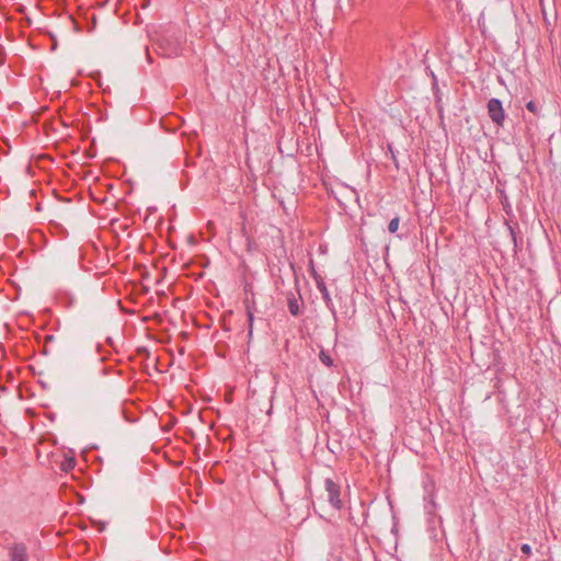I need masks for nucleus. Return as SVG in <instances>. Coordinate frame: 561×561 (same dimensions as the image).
<instances>
[{"label": "nucleus", "mask_w": 561, "mask_h": 561, "mask_svg": "<svg viewBox=\"0 0 561 561\" xmlns=\"http://www.w3.org/2000/svg\"><path fill=\"white\" fill-rule=\"evenodd\" d=\"M324 488L328 493L329 503L335 508L341 510L343 504L341 500V488L332 479L327 478L324 480Z\"/></svg>", "instance_id": "obj_1"}, {"label": "nucleus", "mask_w": 561, "mask_h": 561, "mask_svg": "<svg viewBox=\"0 0 561 561\" xmlns=\"http://www.w3.org/2000/svg\"><path fill=\"white\" fill-rule=\"evenodd\" d=\"M488 114L491 121L497 126H503L505 121V112L502 102L499 99H490L488 101Z\"/></svg>", "instance_id": "obj_2"}, {"label": "nucleus", "mask_w": 561, "mask_h": 561, "mask_svg": "<svg viewBox=\"0 0 561 561\" xmlns=\"http://www.w3.org/2000/svg\"><path fill=\"white\" fill-rule=\"evenodd\" d=\"M10 561H28L27 547L24 542H11L5 546Z\"/></svg>", "instance_id": "obj_3"}, {"label": "nucleus", "mask_w": 561, "mask_h": 561, "mask_svg": "<svg viewBox=\"0 0 561 561\" xmlns=\"http://www.w3.org/2000/svg\"><path fill=\"white\" fill-rule=\"evenodd\" d=\"M286 298L289 312L295 317L299 316L301 313L300 298L294 293H288Z\"/></svg>", "instance_id": "obj_4"}, {"label": "nucleus", "mask_w": 561, "mask_h": 561, "mask_svg": "<svg viewBox=\"0 0 561 561\" xmlns=\"http://www.w3.org/2000/svg\"><path fill=\"white\" fill-rule=\"evenodd\" d=\"M159 47L165 57H172L179 54V44H169L167 38H162L159 42Z\"/></svg>", "instance_id": "obj_5"}, {"label": "nucleus", "mask_w": 561, "mask_h": 561, "mask_svg": "<svg viewBox=\"0 0 561 561\" xmlns=\"http://www.w3.org/2000/svg\"><path fill=\"white\" fill-rule=\"evenodd\" d=\"M318 288L321 291L323 300L327 302L328 307L333 306L330 294H329L325 285L324 284L318 285Z\"/></svg>", "instance_id": "obj_6"}, {"label": "nucleus", "mask_w": 561, "mask_h": 561, "mask_svg": "<svg viewBox=\"0 0 561 561\" xmlns=\"http://www.w3.org/2000/svg\"><path fill=\"white\" fill-rule=\"evenodd\" d=\"M319 358H320L321 363L324 364L325 366H328V367L333 366V359L325 351L320 352Z\"/></svg>", "instance_id": "obj_7"}, {"label": "nucleus", "mask_w": 561, "mask_h": 561, "mask_svg": "<svg viewBox=\"0 0 561 561\" xmlns=\"http://www.w3.org/2000/svg\"><path fill=\"white\" fill-rule=\"evenodd\" d=\"M399 225H400V218L399 217H394L390 220L389 225H388V230L391 232V233H396L399 229Z\"/></svg>", "instance_id": "obj_8"}, {"label": "nucleus", "mask_w": 561, "mask_h": 561, "mask_svg": "<svg viewBox=\"0 0 561 561\" xmlns=\"http://www.w3.org/2000/svg\"><path fill=\"white\" fill-rule=\"evenodd\" d=\"M526 108L534 113V114H538L539 110H538V106L536 104V102L534 101H529L527 104H526Z\"/></svg>", "instance_id": "obj_9"}, {"label": "nucleus", "mask_w": 561, "mask_h": 561, "mask_svg": "<svg viewBox=\"0 0 561 561\" xmlns=\"http://www.w3.org/2000/svg\"><path fill=\"white\" fill-rule=\"evenodd\" d=\"M520 551L527 557L533 554V549L528 543H523L520 547Z\"/></svg>", "instance_id": "obj_10"}, {"label": "nucleus", "mask_w": 561, "mask_h": 561, "mask_svg": "<svg viewBox=\"0 0 561 561\" xmlns=\"http://www.w3.org/2000/svg\"><path fill=\"white\" fill-rule=\"evenodd\" d=\"M75 467V460L73 459H67L65 463L62 465L64 470H68L70 468Z\"/></svg>", "instance_id": "obj_11"}, {"label": "nucleus", "mask_w": 561, "mask_h": 561, "mask_svg": "<svg viewBox=\"0 0 561 561\" xmlns=\"http://www.w3.org/2000/svg\"><path fill=\"white\" fill-rule=\"evenodd\" d=\"M249 316V323H250V330L249 334H252V325H253V313L251 311L248 312Z\"/></svg>", "instance_id": "obj_12"}]
</instances>
